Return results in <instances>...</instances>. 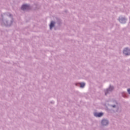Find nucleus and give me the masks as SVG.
I'll return each instance as SVG.
<instances>
[{
  "label": "nucleus",
  "mask_w": 130,
  "mask_h": 130,
  "mask_svg": "<svg viewBox=\"0 0 130 130\" xmlns=\"http://www.w3.org/2000/svg\"><path fill=\"white\" fill-rule=\"evenodd\" d=\"M4 16L5 17L7 16V17H8V19L6 20H0V24H1L2 26L4 25L6 26V27H10L14 22V19H13V17H12V15L10 13H6L4 14Z\"/></svg>",
  "instance_id": "f257e3e1"
},
{
  "label": "nucleus",
  "mask_w": 130,
  "mask_h": 130,
  "mask_svg": "<svg viewBox=\"0 0 130 130\" xmlns=\"http://www.w3.org/2000/svg\"><path fill=\"white\" fill-rule=\"evenodd\" d=\"M114 89V87H113V86H110V87L108 88L105 90V95H107L108 94H109V93H111V92H112Z\"/></svg>",
  "instance_id": "f03ea898"
},
{
  "label": "nucleus",
  "mask_w": 130,
  "mask_h": 130,
  "mask_svg": "<svg viewBox=\"0 0 130 130\" xmlns=\"http://www.w3.org/2000/svg\"><path fill=\"white\" fill-rule=\"evenodd\" d=\"M123 54L126 56L130 55V49L127 47L124 48L123 50Z\"/></svg>",
  "instance_id": "7ed1b4c3"
},
{
  "label": "nucleus",
  "mask_w": 130,
  "mask_h": 130,
  "mask_svg": "<svg viewBox=\"0 0 130 130\" xmlns=\"http://www.w3.org/2000/svg\"><path fill=\"white\" fill-rule=\"evenodd\" d=\"M30 9H31V6L28 4H24L21 7V10H23V11H28Z\"/></svg>",
  "instance_id": "20e7f679"
},
{
  "label": "nucleus",
  "mask_w": 130,
  "mask_h": 130,
  "mask_svg": "<svg viewBox=\"0 0 130 130\" xmlns=\"http://www.w3.org/2000/svg\"><path fill=\"white\" fill-rule=\"evenodd\" d=\"M101 124L103 126H106L109 124V121L106 119H103L101 121Z\"/></svg>",
  "instance_id": "39448f33"
},
{
  "label": "nucleus",
  "mask_w": 130,
  "mask_h": 130,
  "mask_svg": "<svg viewBox=\"0 0 130 130\" xmlns=\"http://www.w3.org/2000/svg\"><path fill=\"white\" fill-rule=\"evenodd\" d=\"M127 20V19H126V18L125 17H120L119 18L118 21L120 22V23H121V24H125V23H126Z\"/></svg>",
  "instance_id": "423d86ee"
},
{
  "label": "nucleus",
  "mask_w": 130,
  "mask_h": 130,
  "mask_svg": "<svg viewBox=\"0 0 130 130\" xmlns=\"http://www.w3.org/2000/svg\"><path fill=\"white\" fill-rule=\"evenodd\" d=\"M110 107L111 108H114L115 110V111H118V107L116 105H110Z\"/></svg>",
  "instance_id": "0eeeda50"
},
{
  "label": "nucleus",
  "mask_w": 130,
  "mask_h": 130,
  "mask_svg": "<svg viewBox=\"0 0 130 130\" xmlns=\"http://www.w3.org/2000/svg\"><path fill=\"white\" fill-rule=\"evenodd\" d=\"M103 115V113H94V116H95V117H101Z\"/></svg>",
  "instance_id": "6e6552de"
},
{
  "label": "nucleus",
  "mask_w": 130,
  "mask_h": 130,
  "mask_svg": "<svg viewBox=\"0 0 130 130\" xmlns=\"http://www.w3.org/2000/svg\"><path fill=\"white\" fill-rule=\"evenodd\" d=\"M75 85L76 86H78V85H80V88H84V87H85V84L84 82H82L80 83H76Z\"/></svg>",
  "instance_id": "1a4fd4ad"
},
{
  "label": "nucleus",
  "mask_w": 130,
  "mask_h": 130,
  "mask_svg": "<svg viewBox=\"0 0 130 130\" xmlns=\"http://www.w3.org/2000/svg\"><path fill=\"white\" fill-rule=\"evenodd\" d=\"M55 25V22L54 21H51L50 24V30H51V29H52V28H53V27H54Z\"/></svg>",
  "instance_id": "9d476101"
},
{
  "label": "nucleus",
  "mask_w": 130,
  "mask_h": 130,
  "mask_svg": "<svg viewBox=\"0 0 130 130\" xmlns=\"http://www.w3.org/2000/svg\"><path fill=\"white\" fill-rule=\"evenodd\" d=\"M125 95H126V93L123 92L122 94L123 97H125Z\"/></svg>",
  "instance_id": "9b49d317"
},
{
  "label": "nucleus",
  "mask_w": 130,
  "mask_h": 130,
  "mask_svg": "<svg viewBox=\"0 0 130 130\" xmlns=\"http://www.w3.org/2000/svg\"><path fill=\"white\" fill-rule=\"evenodd\" d=\"M127 92L129 94V95H130V88H128L127 89Z\"/></svg>",
  "instance_id": "f8f14e48"
},
{
  "label": "nucleus",
  "mask_w": 130,
  "mask_h": 130,
  "mask_svg": "<svg viewBox=\"0 0 130 130\" xmlns=\"http://www.w3.org/2000/svg\"><path fill=\"white\" fill-rule=\"evenodd\" d=\"M116 104L117 105V102H115Z\"/></svg>",
  "instance_id": "ddd939ff"
}]
</instances>
